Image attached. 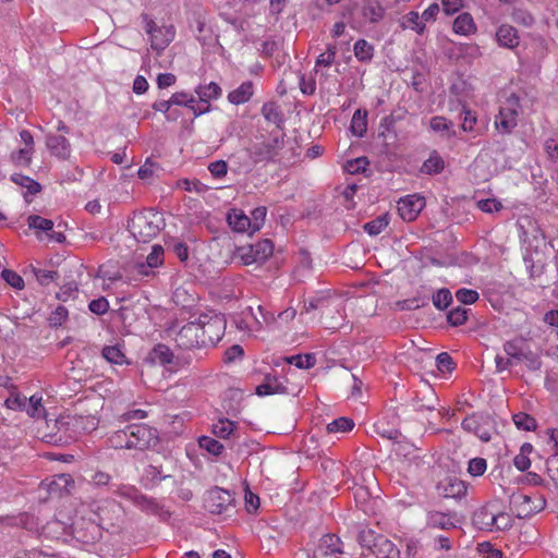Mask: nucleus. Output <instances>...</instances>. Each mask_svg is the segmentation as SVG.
Wrapping results in <instances>:
<instances>
[{
    "instance_id": "obj_43",
    "label": "nucleus",
    "mask_w": 558,
    "mask_h": 558,
    "mask_svg": "<svg viewBox=\"0 0 558 558\" xmlns=\"http://www.w3.org/2000/svg\"><path fill=\"white\" fill-rule=\"evenodd\" d=\"M27 225L31 229L39 230L46 232L47 234L49 233V231H52V228L54 226L52 220L43 218L38 215H31L27 218Z\"/></svg>"
},
{
    "instance_id": "obj_26",
    "label": "nucleus",
    "mask_w": 558,
    "mask_h": 558,
    "mask_svg": "<svg viewBox=\"0 0 558 558\" xmlns=\"http://www.w3.org/2000/svg\"><path fill=\"white\" fill-rule=\"evenodd\" d=\"M229 226L236 232L252 230L251 219L241 210L232 209L227 217Z\"/></svg>"
},
{
    "instance_id": "obj_62",
    "label": "nucleus",
    "mask_w": 558,
    "mask_h": 558,
    "mask_svg": "<svg viewBox=\"0 0 558 558\" xmlns=\"http://www.w3.org/2000/svg\"><path fill=\"white\" fill-rule=\"evenodd\" d=\"M437 367L440 372H450L453 369L454 362L447 352H441L436 357Z\"/></svg>"
},
{
    "instance_id": "obj_45",
    "label": "nucleus",
    "mask_w": 558,
    "mask_h": 558,
    "mask_svg": "<svg viewBox=\"0 0 558 558\" xmlns=\"http://www.w3.org/2000/svg\"><path fill=\"white\" fill-rule=\"evenodd\" d=\"M432 301L436 308L442 311L452 302V294L449 289L441 288L433 294Z\"/></svg>"
},
{
    "instance_id": "obj_7",
    "label": "nucleus",
    "mask_w": 558,
    "mask_h": 558,
    "mask_svg": "<svg viewBox=\"0 0 558 558\" xmlns=\"http://www.w3.org/2000/svg\"><path fill=\"white\" fill-rule=\"evenodd\" d=\"M274 253V243L265 239L254 245L241 246L238 248V257L244 265L264 263Z\"/></svg>"
},
{
    "instance_id": "obj_37",
    "label": "nucleus",
    "mask_w": 558,
    "mask_h": 558,
    "mask_svg": "<svg viewBox=\"0 0 558 558\" xmlns=\"http://www.w3.org/2000/svg\"><path fill=\"white\" fill-rule=\"evenodd\" d=\"M402 26L416 31L418 34H422L425 29V24L416 11H411L402 17Z\"/></svg>"
},
{
    "instance_id": "obj_53",
    "label": "nucleus",
    "mask_w": 558,
    "mask_h": 558,
    "mask_svg": "<svg viewBox=\"0 0 558 558\" xmlns=\"http://www.w3.org/2000/svg\"><path fill=\"white\" fill-rule=\"evenodd\" d=\"M368 163L369 162L366 157H359L352 160H348L344 166V169L347 172L351 174H356L360 172H364Z\"/></svg>"
},
{
    "instance_id": "obj_34",
    "label": "nucleus",
    "mask_w": 558,
    "mask_h": 558,
    "mask_svg": "<svg viewBox=\"0 0 558 558\" xmlns=\"http://www.w3.org/2000/svg\"><path fill=\"white\" fill-rule=\"evenodd\" d=\"M235 430L236 423L228 418H220L213 425V433L219 438H229L234 434Z\"/></svg>"
},
{
    "instance_id": "obj_35",
    "label": "nucleus",
    "mask_w": 558,
    "mask_h": 558,
    "mask_svg": "<svg viewBox=\"0 0 558 558\" xmlns=\"http://www.w3.org/2000/svg\"><path fill=\"white\" fill-rule=\"evenodd\" d=\"M367 131V113L359 109L354 112L351 120V132L359 137L364 136Z\"/></svg>"
},
{
    "instance_id": "obj_63",
    "label": "nucleus",
    "mask_w": 558,
    "mask_h": 558,
    "mask_svg": "<svg viewBox=\"0 0 558 558\" xmlns=\"http://www.w3.org/2000/svg\"><path fill=\"white\" fill-rule=\"evenodd\" d=\"M170 104L171 106L172 105H178V106H186V107H192V104H195V99L193 96H190L187 95L186 93H174L171 97H170Z\"/></svg>"
},
{
    "instance_id": "obj_31",
    "label": "nucleus",
    "mask_w": 558,
    "mask_h": 558,
    "mask_svg": "<svg viewBox=\"0 0 558 558\" xmlns=\"http://www.w3.org/2000/svg\"><path fill=\"white\" fill-rule=\"evenodd\" d=\"M407 111L404 109H399L392 111L389 116L383 118L380 122V136L385 138L389 133H395V124L397 121L402 120L405 116Z\"/></svg>"
},
{
    "instance_id": "obj_19",
    "label": "nucleus",
    "mask_w": 558,
    "mask_h": 558,
    "mask_svg": "<svg viewBox=\"0 0 558 558\" xmlns=\"http://www.w3.org/2000/svg\"><path fill=\"white\" fill-rule=\"evenodd\" d=\"M287 387L281 384L275 375L267 374L264 381L255 389L258 396H269L275 393H287Z\"/></svg>"
},
{
    "instance_id": "obj_21",
    "label": "nucleus",
    "mask_w": 558,
    "mask_h": 558,
    "mask_svg": "<svg viewBox=\"0 0 558 558\" xmlns=\"http://www.w3.org/2000/svg\"><path fill=\"white\" fill-rule=\"evenodd\" d=\"M461 425L464 430L474 433L481 440H490L489 429L484 426L482 418L475 415H471L465 417Z\"/></svg>"
},
{
    "instance_id": "obj_39",
    "label": "nucleus",
    "mask_w": 558,
    "mask_h": 558,
    "mask_svg": "<svg viewBox=\"0 0 558 558\" xmlns=\"http://www.w3.org/2000/svg\"><path fill=\"white\" fill-rule=\"evenodd\" d=\"M385 13L384 8L375 1H371L363 7V16L372 23H376L383 19Z\"/></svg>"
},
{
    "instance_id": "obj_60",
    "label": "nucleus",
    "mask_w": 558,
    "mask_h": 558,
    "mask_svg": "<svg viewBox=\"0 0 558 558\" xmlns=\"http://www.w3.org/2000/svg\"><path fill=\"white\" fill-rule=\"evenodd\" d=\"M5 407L11 410L24 411L27 407V398L20 395H12L5 402Z\"/></svg>"
},
{
    "instance_id": "obj_22",
    "label": "nucleus",
    "mask_w": 558,
    "mask_h": 558,
    "mask_svg": "<svg viewBox=\"0 0 558 558\" xmlns=\"http://www.w3.org/2000/svg\"><path fill=\"white\" fill-rule=\"evenodd\" d=\"M496 39L502 47L513 49L519 45V36L517 29L508 24H502L496 32Z\"/></svg>"
},
{
    "instance_id": "obj_23",
    "label": "nucleus",
    "mask_w": 558,
    "mask_h": 558,
    "mask_svg": "<svg viewBox=\"0 0 558 558\" xmlns=\"http://www.w3.org/2000/svg\"><path fill=\"white\" fill-rule=\"evenodd\" d=\"M426 524L429 527H437L441 530H450L456 527V524L451 520L450 513L439 512L435 510L427 511Z\"/></svg>"
},
{
    "instance_id": "obj_6",
    "label": "nucleus",
    "mask_w": 558,
    "mask_h": 558,
    "mask_svg": "<svg viewBox=\"0 0 558 558\" xmlns=\"http://www.w3.org/2000/svg\"><path fill=\"white\" fill-rule=\"evenodd\" d=\"M283 147V135L274 136L268 141L253 144L248 149V156L254 163L275 160Z\"/></svg>"
},
{
    "instance_id": "obj_49",
    "label": "nucleus",
    "mask_w": 558,
    "mask_h": 558,
    "mask_svg": "<svg viewBox=\"0 0 558 558\" xmlns=\"http://www.w3.org/2000/svg\"><path fill=\"white\" fill-rule=\"evenodd\" d=\"M27 407L25 411L32 417H41L45 415V408L41 404V397H37L36 395L32 396L27 399Z\"/></svg>"
},
{
    "instance_id": "obj_41",
    "label": "nucleus",
    "mask_w": 558,
    "mask_h": 558,
    "mask_svg": "<svg viewBox=\"0 0 558 558\" xmlns=\"http://www.w3.org/2000/svg\"><path fill=\"white\" fill-rule=\"evenodd\" d=\"M102 356L112 364L122 365L126 363V359L122 350L118 345H108L102 349Z\"/></svg>"
},
{
    "instance_id": "obj_29",
    "label": "nucleus",
    "mask_w": 558,
    "mask_h": 558,
    "mask_svg": "<svg viewBox=\"0 0 558 558\" xmlns=\"http://www.w3.org/2000/svg\"><path fill=\"white\" fill-rule=\"evenodd\" d=\"M147 359L154 364L166 365L172 362L173 353L167 345L159 343L151 349Z\"/></svg>"
},
{
    "instance_id": "obj_9",
    "label": "nucleus",
    "mask_w": 558,
    "mask_h": 558,
    "mask_svg": "<svg viewBox=\"0 0 558 558\" xmlns=\"http://www.w3.org/2000/svg\"><path fill=\"white\" fill-rule=\"evenodd\" d=\"M343 554L342 542L335 534H325L312 558H340Z\"/></svg>"
},
{
    "instance_id": "obj_61",
    "label": "nucleus",
    "mask_w": 558,
    "mask_h": 558,
    "mask_svg": "<svg viewBox=\"0 0 558 558\" xmlns=\"http://www.w3.org/2000/svg\"><path fill=\"white\" fill-rule=\"evenodd\" d=\"M88 308L92 313L96 315H104L105 313L108 312L109 302L107 301L106 298L101 296L96 300H93L89 303Z\"/></svg>"
},
{
    "instance_id": "obj_47",
    "label": "nucleus",
    "mask_w": 558,
    "mask_h": 558,
    "mask_svg": "<svg viewBox=\"0 0 558 558\" xmlns=\"http://www.w3.org/2000/svg\"><path fill=\"white\" fill-rule=\"evenodd\" d=\"M198 444L201 448L207 450L214 456L221 454L223 450V445L221 442L208 436H202L198 439Z\"/></svg>"
},
{
    "instance_id": "obj_1",
    "label": "nucleus",
    "mask_w": 558,
    "mask_h": 558,
    "mask_svg": "<svg viewBox=\"0 0 558 558\" xmlns=\"http://www.w3.org/2000/svg\"><path fill=\"white\" fill-rule=\"evenodd\" d=\"M108 442L114 449L146 450L158 442V433L146 424H128L113 432Z\"/></svg>"
},
{
    "instance_id": "obj_32",
    "label": "nucleus",
    "mask_w": 558,
    "mask_h": 558,
    "mask_svg": "<svg viewBox=\"0 0 558 558\" xmlns=\"http://www.w3.org/2000/svg\"><path fill=\"white\" fill-rule=\"evenodd\" d=\"M445 168V161L441 158V156L433 151L427 160L424 161L423 166L421 167V172L425 174H438L440 173Z\"/></svg>"
},
{
    "instance_id": "obj_42",
    "label": "nucleus",
    "mask_w": 558,
    "mask_h": 558,
    "mask_svg": "<svg viewBox=\"0 0 558 558\" xmlns=\"http://www.w3.org/2000/svg\"><path fill=\"white\" fill-rule=\"evenodd\" d=\"M515 426L522 430H534L537 427L536 420L527 413L519 412L512 416Z\"/></svg>"
},
{
    "instance_id": "obj_18",
    "label": "nucleus",
    "mask_w": 558,
    "mask_h": 558,
    "mask_svg": "<svg viewBox=\"0 0 558 558\" xmlns=\"http://www.w3.org/2000/svg\"><path fill=\"white\" fill-rule=\"evenodd\" d=\"M502 348L507 356H510L513 362H521L522 357L530 349L526 339L522 337L506 341Z\"/></svg>"
},
{
    "instance_id": "obj_15",
    "label": "nucleus",
    "mask_w": 558,
    "mask_h": 558,
    "mask_svg": "<svg viewBox=\"0 0 558 558\" xmlns=\"http://www.w3.org/2000/svg\"><path fill=\"white\" fill-rule=\"evenodd\" d=\"M495 505L488 504L478 508L472 517L473 524L483 531H493L496 524Z\"/></svg>"
},
{
    "instance_id": "obj_51",
    "label": "nucleus",
    "mask_w": 558,
    "mask_h": 558,
    "mask_svg": "<svg viewBox=\"0 0 558 558\" xmlns=\"http://www.w3.org/2000/svg\"><path fill=\"white\" fill-rule=\"evenodd\" d=\"M374 428L376 434L389 440H397L401 436V433L398 428L388 427L384 422H377L374 425Z\"/></svg>"
},
{
    "instance_id": "obj_10",
    "label": "nucleus",
    "mask_w": 558,
    "mask_h": 558,
    "mask_svg": "<svg viewBox=\"0 0 558 558\" xmlns=\"http://www.w3.org/2000/svg\"><path fill=\"white\" fill-rule=\"evenodd\" d=\"M199 324L196 320L184 325L175 337L178 347L190 350L193 348H205L201 345Z\"/></svg>"
},
{
    "instance_id": "obj_17",
    "label": "nucleus",
    "mask_w": 558,
    "mask_h": 558,
    "mask_svg": "<svg viewBox=\"0 0 558 558\" xmlns=\"http://www.w3.org/2000/svg\"><path fill=\"white\" fill-rule=\"evenodd\" d=\"M163 248L160 245L153 246V251L146 257L145 263H136L135 270L138 275L148 276L153 268L162 264Z\"/></svg>"
},
{
    "instance_id": "obj_13",
    "label": "nucleus",
    "mask_w": 558,
    "mask_h": 558,
    "mask_svg": "<svg viewBox=\"0 0 558 558\" xmlns=\"http://www.w3.org/2000/svg\"><path fill=\"white\" fill-rule=\"evenodd\" d=\"M114 493L123 498L132 500L135 505L143 509L156 510L157 504L148 499L146 496L141 494L134 486L130 485H118Z\"/></svg>"
},
{
    "instance_id": "obj_25",
    "label": "nucleus",
    "mask_w": 558,
    "mask_h": 558,
    "mask_svg": "<svg viewBox=\"0 0 558 558\" xmlns=\"http://www.w3.org/2000/svg\"><path fill=\"white\" fill-rule=\"evenodd\" d=\"M253 83L247 81L242 83L238 88L228 94V100L233 105H242L247 102L253 96Z\"/></svg>"
},
{
    "instance_id": "obj_58",
    "label": "nucleus",
    "mask_w": 558,
    "mask_h": 558,
    "mask_svg": "<svg viewBox=\"0 0 558 558\" xmlns=\"http://www.w3.org/2000/svg\"><path fill=\"white\" fill-rule=\"evenodd\" d=\"M487 469L486 460L483 458H474L469 462L468 471L472 476L483 475Z\"/></svg>"
},
{
    "instance_id": "obj_8",
    "label": "nucleus",
    "mask_w": 558,
    "mask_h": 558,
    "mask_svg": "<svg viewBox=\"0 0 558 558\" xmlns=\"http://www.w3.org/2000/svg\"><path fill=\"white\" fill-rule=\"evenodd\" d=\"M518 109L519 98L511 95L499 110L495 121L496 128L505 133H510L517 126Z\"/></svg>"
},
{
    "instance_id": "obj_50",
    "label": "nucleus",
    "mask_w": 558,
    "mask_h": 558,
    "mask_svg": "<svg viewBox=\"0 0 558 558\" xmlns=\"http://www.w3.org/2000/svg\"><path fill=\"white\" fill-rule=\"evenodd\" d=\"M468 310L461 306L452 308L447 314V320L451 326H461L468 319Z\"/></svg>"
},
{
    "instance_id": "obj_59",
    "label": "nucleus",
    "mask_w": 558,
    "mask_h": 558,
    "mask_svg": "<svg viewBox=\"0 0 558 558\" xmlns=\"http://www.w3.org/2000/svg\"><path fill=\"white\" fill-rule=\"evenodd\" d=\"M68 318V310L59 305L49 316V324L52 327H58L63 324Z\"/></svg>"
},
{
    "instance_id": "obj_14",
    "label": "nucleus",
    "mask_w": 558,
    "mask_h": 558,
    "mask_svg": "<svg viewBox=\"0 0 558 558\" xmlns=\"http://www.w3.org/2000/svg\"><path fill=\"white\" fill-rule=\"evenodd\" d=\"M371 553L376 558H401L398 547L384 535H378L373 539Z\"/></svg>"
},
{
    "instance_id": "obj_52",
    "label": "nucleus",
    "mask_w": 558,
    "mask_h": 558,
    "mask_svg": "<svg viewBox=\"0 0 558 558\" xmlns=\"http://www.w3.org/2000/svg\"><path fill=\"white\" fill-rule=\"evenodd\" d=\"M267 208L265 206L257 207L251 213L252 217L250 219L252 232L258 231L264 226Z\"/></svg>"
},
{
    "instance_id": "obj_64",
    "label": "nucleus",
    "mask_w": 558,
    "mask_h": 558,
    "mask_svg": "<svg viewBox=\"0 0 558 558\" xmlns=\"http://www.w3.org/2000/svg\"><path fill=\"white\" fill-rule=\"evenodd\" d=\"M208 170L215 178H222L228 172V163L225 160H217L208 166Z\"/></svg>"
},
{
    "instance_id": "obj_55",
    "label": "nucleus",
    "mask_w": 558,
    "mask_h": 558,
    "mask_svg": "<svg viewBox=\"0 0 558 558\" xmlns=\"http://www.w3.org/2000/svg\"><path fill=\"white\" fill-rule=\"evenodd\" d=\"M521 361L524 362L527 369L532 372L541 369L543 364L539 354L533 352L531 349H529Z\"/></svg>"
},
{
    "instance_id": "obj_3",
    "label": "nucleus",
    "mask_w": 558,
    "mask_h": 558,
    "mask_svg": "<svg viewBox=\"0 0 558 558\" xmlns=\"http://www.w3.org/2000/svg\"><path fill=\"white\" fill-rule=\"evenodd\" d=\"M199 324L201 345L214 347L225 335L226 320L219 314L203 313L196 319Z\"/></svg>"
},
{
    "instance_id": "obj_16",
    "label": "nucleus",
    "mask_w": 558,
    "mask_h": 558,
    "mask_svg": "<svg viewBox=\"0 0 558 558\" xmlns=\"http://www.w3.org/2000/svg\"><path fill=\"white\" fill-rule=\"evenodd\" d=\"M175 29L172 25L160 26L150 37V47L156 51L165 50L173 40Z\"/></svg>"
},
{
    "instance_id": "obj_20",
    "label": "nucleus",
    "mask_w": 558,
    "mask_h": 558,
    "mask_svg": "<svg viewBox=\"0 0 558 558\" xmlns=\"http://www.w3.org/2000/svg\"><path fill=\"white\" fill-rule=\"evenodd\" d=\"M46 145L59 158L66 159L70 156V143L62 135H48Z\"/></svg>"
},
{
    "instance_id": "obj_12",
    "label": "nucleus",
    "mask_w": 558,
    "mask_h": 558,
    "mask_svg": "<svg viewBox=\"0 0 558 558\" xmlns=\"http://www.w3.org/2000/svg\"><path fill=\"white\" fill-rule=\"evenodd\" d=\"M436 489L444 498H461L466 494L464 482L454 476L445 477L437 484Z\"/></svg>"
},
{
    "instance_id": "obj_48",
    "label": "nucleus",
    "mask_w": 558,
    "mask_h": 558,
    "mask_svg": "<svg viewBox=\"0 0 558 558\" xmlns=\"http://www.w3.org/2000/svg\"><path fill=\"white\" fill-rule=\"evenodd\" d=\"M178 186L187 192H196L198 194L205 193L208 191V186L202 183L199 180L193 179H182L178 181Z\"/></svg>"
},
{
    "instance_id": "obj_4",
    "label": "nucleus",
    "mask_w": 558,
    "mask_h": 558,
    "mask_svg": "<svg viewBox=\"0 0 558 558\" xmlns=\"http://www.w3.org/2000/svg\"><path fill=\"white\" fill-rule=\"evenodd\" d=\"M204 508L213 514L228 513L234 509V496L230 490L214 487L205 495Z\"/></svg>"
},
{
    "instance_id": "obj_57",
    "label": "nucleus",
    "mask_w": 558,
    "mask_h": 558,
    "mask_svg": "<svg viewBox=\"0 0 558 558\" xmlns=\"http://www.w3.org/2000/svg\"><path fill=\"white\" fill-rule=\"evenodd\" d=\"M478 293L475 290L470 289H459L456 292L457 300L462 304H473L478 300Z\"/></svg>"
},
{
    "instance_id": "obj_11",
    "label": "nucleus",
    "mask_w": 558,
    "mask_h": 558,
    "mask_svg": "<svg viewBox=\"0 0 558 558\" xmlns=\"http://www.w3.org/2000/svg\"><path fill=\"white\" fill-rule=\"evenodd\" d=\"M425 206V198L418 195H408L398 202V213L404 221L416 219Z\"/></svg>"
},
{
    "instance_id": "obj_56",
    "label": "nucleus",
    "mask_w": 558,
    "mask_h": 558,
    "mask_svg": "<svg viewBox=\"0 0 558 558\" xmlns=\"http://www.w3.org/2000/svg\"><path fill=\"white\" fill-rule=\"evenodd\" d=\"M336 53L337 47L335 45H328L326 51L319 54L317 58L316 66H330L335 61Z\"/></svg>"
},
{
    "instance_id": "obj_46",
    "label": "nucleus",
    "mask_w": 558,
    "mask_h": 558,
    "mask_svg": "<svg viewBox=\"0 0 558 558\" xmlns=\"http://www.w3.org/2000/svg\"><path fill=\"white\" fill-rule=\"evenodd\" d=\"M388 217L387 215H384L365 223L363 228L369 235H377L388 226Z\"/></svg>"
},
{
    "instance_id": "obj_24",
    "label": "nucleus",
    "mask_w": 558,
    "mask_h": 558,
    "mask_svg": "<svg viewBox=\"0 0 558 558\" xmlns=\"http://www.w3.org/2000/svg\"><path fill=\"white\" fill-rule=\"evenodd\" d=\"M122 508L116 501H108L105 506L99 508L98 517L102 523L114 525V521H118L122 515Z\"/></svg>"
},
{
    "instance_id": "obj_27",
    "label": "nucleus",
    "mask_w": 558,
    "mask_h": 558,
    "mask_svg": "<svg viewBox=\"0 0 558 558\" xmlns=\"http://www.w3.org/2000/svg\"><path fill=\"white\" fill-rule=\"evenodd\" d=\"M263 117L270 123L281 129L283 124V113L276 101H268L262 107Z\"/></svg>"
},
{
    "instance_id": "obj_28",
    "label": "nucleus",
    "mask_w": 558,
    "mask_h": 558,
    "mask_svg": "<svg viewBox=\"0 0 558 558\" xmlns=\"http://www.w3.org/2000/svg\"><path fill=\"white\" fill-rule=\"evenodd\" d=\"M71 425L75 428L76 437L82 433H90L98 426V420L93 416L74 415Z\"/></svg>"
},
{
    "instance_id": "obj_33",
    "label": "nucleus",
    "mask_w": 558,
    "mask_h": 558,
    "mask_svg": "<svg viewBox=\"0 0 558 558\" xmlns=\"http://www.w3.org/2000/svg\"><path fill=\"white\" fill-rule=\"evenodd\" d=\"M195 93L198 95L199 100L207 105L210 99H217L220 97L221 88L217 83L211 82L207 85L198 86L195 89Z\"/></svg>"
},
{
    "instance_id": "obj_2",
    "label": "nucleus",
    "mask_w": 558,
    "mask_h": 558,
    "mask_svg": "<svg viewBox=\"0 0 558 558\" xmlns=\"http://www.w3.org/2000/svg\"><path fill=\"white\" fill-rule=\"evenodd\" d=\"M162 225L163 219L161 216L148 209L134 214L129 221L128 228L136 241L147 243L159 233Z\"/></svg>"
},
{
    "instance_id": "obj_30",
    "label": "nucleus",
    "mask_w": 558,
    "mask_h": 558,
    "mask_svg": "<svg viewBox=\"0 0 558 558\" xmlns=\"http://www.w3.org/2000/svg\"><path fill=\"white\" fill-rule=\"evenodd\" d=\"M452 28L454 33L460 35H470L475 32L476 27L470 13L458 15L453 22Z\"/></svg>"
},
{
    "instance_id": "obj_40",
    "label": "nucleus",
    "mask_w": 558,
    "mask_h": 558,
    "mask_svg": "<svg viewBox=\"0 0 558 558\" xmlns=\"http://www.w3.org/2000/svg\"><path fill=\"white\" fill-rule=\"evenodd\" d=\"M374 48L365 39H359L354 44V54L360 61H371L373 58Z\"/></svg>"
},
{
    "instance_id": "obj_5",
    "label": "nucleus",
    "mask_w": 558,
    "mask_h": 558,
    "mask_svg": "<svg viewBox=\"0 0 558 558\" xmlns=\"http://www.w3.org/2000/svg\"><path fill=\"white\" fill-rule=\"evenodd\" d=\"M72 416H61L53 421L56 432H43L41 438L48 444L64 446L76 439L75 428L71 425Z\"/></svg>"
},
{
    "instance_id": "obj_54",
    "label": "nucleus",
    "mask_w": 558,
    "mask_h": 558,
    "mask_svg": "<svg viewBox=\"0 0 558 558\" xmlns=\"http://www.w3.org/2000/svg\"><path fill=\"white\" fill-rule=\"evenodd\" d=\"M1 277L9 286L15 289L21 290L24 287L23 278L17 272L11 269H3L1 272Z\"/></svg>"
},
{
    "instance_id": "obj_38",
    "label": "nucleus",
    "mask_w": 558,
    "mask_h": 558,
    "mask_svg": "<svg viewBox=\"0 0 558 558\" xmlns=\"http://www.w3.org/2000/svg\"><path fill=\"white\" fill-rule=\"evenodd\" d=\"M11 180L15 184H17V185H20L22 187H25L27 190V192L31 193V194H36V193H38L41 190L40 184L37 181L31 179L27 175H23V174H20V173H14L11 177Z\"/></svg>"
},
{
    "instance_id": "obj_44",
    "label": "nucleus",
    "mask_w": 558,
    "mask_h": 558,
    "mask_svg": "<svg viewBox=\"0 0 558 558\" xmlns=\"http://www.w3.org/2000/svg\"><path fill=\"white\" fill-rule=\"evenodd\" d=\"M288 364H294L298 368L308 369L316 363V359L313 354H298L284 359Z\"/></svg>"
},
{
    "instance_id": "obj_36",
    "label": "nucleus",
    "mask_w": 558,
    "mask_h": 558,
    "mask_svg": "<svg viewBox=\"0 0 558 558\" xmlns=\"http://www.w3.org/2000/svg\"><path fill=\"white\" fill-rule=\"evenodd\" d=\"M353 427H354L353 420L342 416V417L336 418L331 423L327 424L326 430L329 434L348 433V432L352 430Z\"/></svg>"
}]
</instances>
